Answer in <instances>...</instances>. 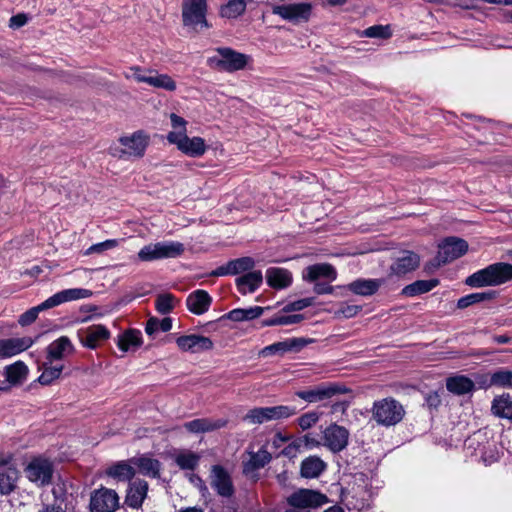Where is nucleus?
Returning <instances> with one entry per match:
<instances>
[{
    "label": "nucleus",
    "mask_w": 512,
    "mask_h": 512,
    "mask_svg": "<svg viewBox=\"0 0 512 512\" xmlns=\"http://www.w3.org/2000/svg\"><path fill=\"white\" fill-rule=\"evenodd\" d=\"M93 295V292L85 288H70L55 293L42 303L28 309L26 312L20 315L18 323L21 326H28L32 324L38 317V314L42 311L54 308L63 303L89 298Z\"/></svg>",
    "instance_id": "nucleus-1"
},
{
    "label": "nucleus",
    "mask_w": 512,
    "mask_h": 512,
    "mask_svg": "<svg viewBox=\"0 0 512 512\" xmlns=\"http://www.w3.org/2000/svg\"><path fill=\"white\" fill-rule=\"evenodd\" d=\"M512 279V264L498 262L468 276L465 284L470 287L501 285Z\"/></svg>",
    "instance_id": "nucleus-2"
},
{
    "label": "nucleus",
    "mask_w": 512,
    "mask_h": 512,
    "mask_svg": "<svg viewBox=\"0 0 512 512\" xmlns=\"http://www.w3.org/2000/svg\"><path fill=\"white\" fill-rule=\"evenodd\" d=\"M403 405L393 397L376 400L371 409V418L378 425L392 427L400 423L405 416Z\"/></svg>",
    "instance_id": "nucleus-3"
},
{
    "label": "nucleus",
    "mask_w": 512,
    "mask_h": 512,
    "mask_svg": "<svg viewBox=\"0 0 512 512\" xmlns=\"http://www.w3.org/2000/svg\"><path fill=\"white\" fill-rule=\"evenodd\" d=\"M208 3L207 0H183L182 21L185 27L194 31L209 28L207 22Z\"/></svg>",
    "instance_id": "nucleus-4"
},
{
    "label": "nucleus",
    "mask_w": 512,
    "mask_h": 512,
    "mask_svg": "<svg viewBox=\"0 0 512 512\" xmlns=\"http://www.w3.org/2000/svg\"><path fill=\"white\" fill-rule=\"evenodd\" d=\"M296 413V408L288 405L255 407L244 415L243 421L249 424L260 425L269 421L287 419Z\"/></svg>",
    "instance_id": "nucleus-5"
},
{
    "label": "nucleus",
    "mask_w": 512,
    "mask_h": 512,
    "mask_svg": "<svg viewBox=\"0 0 512 512\" xmlns=\"http://www.w3.org/2000/svg\"><path fill=\"white\" fill-rule=\"evenodd\" d=\"M217 53L218 56L208 59V64L213 68L230 73L244 69L250 60V56L231 48H218Z\"/></svg>",
    "instance_id": "nucleus-6"
},
{
    "label": "nucleus",
    "mask_w": 512,
    "mask_h": 512,
    "mask_svg": "<svg viewBox=\"0 0 512 512\" xmlns=\"http://www.w3.org/2000/svg\"><path fill=\"white\" fill-rule=\"evenodd\" d=\"M184 252V245L178 241H162L148 244L140 249L138 258L150 262L164 258H176Z\"/></svg>",
    "instance_id": "nucleus-7"
},
{
    "label": "nucleus",
    "mask_w": 512,
    "mask_h": 512,
    "mask_svg": "<svg viewBox=\"0 0 512 512\" xmlns=\"http://www.w3.org/2000/svg\"><path fill=\"white\" fill-rule=\"evenodd\" d=\"M271 12L295 25L308 22L312 14V4L308 2H288L274 4Z\"/></svg>",
    "instance_id": "nucleus-8"
},
{
    "label": "nucleus",
    "mask_w": 512,
    "mask_h": 512,
    "mask_svg": "<svg viewBox=\"0 0 512 512\" xmlns=\"http://www.w3.org/2000/svg\"><path fill=\"white\" fill-rule=\"evenodd\" d=\"M24 472L30 482L37 487H45L52 483L54 466L48 458L38 456L28 462Z\"/></svg>",
    "instance_id": "nucleus-9"
},
{
    "label": "nucleus",
    "mask_w": 512,
    "mask_h": 512,
    "mask_svg": "<svg viewBox=\"0 0 512 512\" xmlns=\"http://www.w3.org/2000/svg\"><path fill=\"white\" fill-rule=\"evenodd\" d=\"M120 143L123 146L112 147L111 154L114 157L128 160L132 157L140 158L144 155L148 145V138L141 132H135L130 137H121Z\"/></svg>",
    "instance_id": "nucleus-10"
},
{
    "label": "nucleus",
    "mask_w": 512,
    "mask_h": 512,
    "mask_svg": "<svg viewBox=\"0 0 512 512\" xmlns=\"http://www.w3.org/2000/svg\"><path fill=\"white\" fill-rule=\"evenodd\" d=\"M467 251L468 243L464 239L447 237L438 245V253L432 265L440 267L463 256Z\"/></svg>",
    "instance_id": "nucleus-11"
},
{
    "label": "nucleus",
    "mask_w": 512,
    "mask_h": 512,
    "mask_svg": "<svg viewBox=\"0 0 512 512\" xmlns=\"http://www.w3.org/2000/svg\"><path fill=\"white\" fill-rule=\"evenodd\" d=\"M120 507V498L113 489L101 487L90 496V512H116Z\"/></svg>",
    "instance_id": "nucleus-12"
},
{
    "label": "nucleus",
    "mask_w": 512,
    "mask_h": 512,
    "mask_svg": "<svg viewBox=\"0 0 512 512\" xmlns=\"http://www.w3.org/2000/svg\"><path fill=\"white\" fill-rule=\"evenodd\" d=\"M286 500L290 507L304 510L318 508L329 502L325 494L309 489H299L289 495Z\"/></svg>",
    "instance_id": "nucleus-13"
},
{
    "label": "nucleus",
    "mask_w": 512,
    "mask_h": 512,
    "mask_svg": "<svg viewBox=\"0 0 512 512\" xmlns=\"http://www.w3.org/2000/svg\"><path fill=\"white\" fill-rule=\"evenodd\" d=\"M210 486L223 499H231L235 486L230 473L221 465H213L210 470Z\"/></svg>",
    "instance_id": "nucleus-14"
},
{
    "label": "nucleus",
    "mask_w": 512,
    "mask_h": 512,
    "mask_svg": "<svg viewBox=\"0 0 512 512\" xmlns=\"http://www.w3.org/2000/svg\"><path fill=\"white\" fill-rule=\"evenodd\" d=\"M348 388L338 384H320L307 390L296 391L295 395L308 403H317L331 399L335 395L345 394Z\"/></svg>",
    "instance_id": "nucleus-15"
},
{
    "label": "nucleus",
    "mask_w": 512,
    "mask_h": 512,
    "mask_svg": "<svg viewBox=\"0 0 512 512\" xmlns=\"http://www.w3.org/2000/svg\"><path fill=\"white\" fill-rule=\"evenodd\" d=\"M167 140L175 144L180 151L191 157H199L206 152V145L201 137L189 138L187 134H168Z\"/></svg>",
    "instance_id": "nucleus-16"
},
{
    "label": "nucleus",
    "mask_w": 512,
    "mask_h": 512,
    "mask_svg": "<svg viewBox=\"0 0 512 512\" xmlns=\"http://www.w3.org/2000/svg\"><path fill=\"white\" fill-rule=\"evenodd\" d=\"M349 435L345 427L331 424L323 431V445L333 453H338L347 447Z\"/></svg>",
    "instance_id": "nucleus-17"
},
{
    "label": "nucleus",
    "mask_w": 512,
    "mask_h": 512,
    "mask_svg": "<svg viewBox=\"0 0 512 512\" xmlns=\"http://www.w3.org/2000/svg\"><path fill=\"white\" fill-rule=\"evenodd\" d=\"M420 265V256L409 250L402 251L400 255L395 258L390 266V275L397 277L404 276L414 270Z\"/></svg>",
    "instance_id": "nucleus-18"
},
{
    "label": "nucleus",
    "mask_w": 512,
    "mask_h": 512,
    "mask_svg": "<svg viewBox=\"0 0 512 512\" xmlns=\"http://www.w3.org/2000/svg\"><path fill=\"white\" fill-rule=\"evenodd\" d=\"M312 339H305V338H288L283 341H279L276 343H273L269 346L264 347L260 355L262 356H268V355H274L279 354L283 355L287 352H299L301 349H303L307 344L311 343Z\"/></svg>",
    "instance_id": "nucleus-19"
},
{
    "label": "nucleus",
    "mask_w": 512,
    "mask_h": 512,
    "mask_svg": "<svg viewBox=\"0 0 512 512\" xmlns=\"http://www.w3.org/2000/svg\"><path fill=\"white\" fill-rule=\"evenodd\" d=\"M176 344L181 351L199 353L213 348V341L202 335H183L176 339Z\"/></svg>",
    "instance_id": "nucleus-20"
},
{
    "label": "nucleus",
    "mask_w": 512,
    "mask_h": 512,
    "mask_svg": "<svg viewBox=\"0 0 512 512\" xmlns=\"http://www.w3.org/2000/svg\"><path fill=\"white\" fill-rule=\"evenodd\" d=\"M255 266V261L251 257H241L227 262L225 265L219 266L213 270L210 275L214 277L237 275L240 273H248Z\"/></svg>",
    "instance_id": "nucleus-21"
},
{
    "label": "nucleus",
    "mask_w": 512,
    "mask_h": 512,
    "mask_svg": "<svg viewBox=\"0 0 512 512\" xmlns=\"http://www.w3.org/2000/svg\"><path fill=\"white\" fill-rule=\"evenodd\" d=\"M80 342L89 349H95L110 337L109 330L103 325H93L78 332Z\"/></svg>",
    "instance_id": "nucleus-22"
},
{
    "label": "nucleus",
    "mask_w": 512,
    "mask_h": 512,
    "mask_svg": "<svg viewBox=\"0 0 512 512\" xmlns=\"http://www.w3.org/2000/svg\"><path fill=\"white\" fill-rule=\"evenodd\" d=\"M33 344L34 339L28 336L0 339V358L13 357L29 349Z\"/></svg>",
    "instance_id": "nucleus-23"
},
{
    "label": "nucleus",
    "mask_w": 512,
    "mask_h": 512,
    "mask_svg": "<svg viewBox=\"0 0 512 512\" xmlns=\"http://www.w3.org/2000/svg\"><path fill=\"white\" fill-rule=\"evenodd\" d=\"M148 483L145 480L136 479L130 482L127 489L125 503L128 507L139 509L147 497Z\"/></svg>",
    "instance_id": "nucleus-24"
},
{
    "label": "nucleus",
    "mask_w": 512,
    "mask_h": 512,
    "mask_svg": "<svg viewBox=\"0 0 512 512\" xmlns=\"http://www.w3.org/2000/svg\"><path fill=\"white\" fill-rule=\"evenodd\" d=\"M212 303V298L205 290L198 289L190 293L186 299V306L195 315L207 312Z\"/></svg>",
    "instance_id": "nucleus-25"
},
{
    "label": "nucleus",
    "mask_w": 512,
    "mask_h": 512,
    "mask_svg": "<svg viewBox=\"0 0 512 512\" xmlns=\"http://www.w3.org/2000/svg\"><path fill=\"white\" fill-rule=\"evenodd\" d=\"M320 278L334 281L337 278V272L335 268L328 263L310 265L303 270V279L305 281L315 282Z\"/></svg>",
    "instance_id": "nucleus-26"
},
{
    "label": "nucleus",
    "mask_w": 512,
    "mask_h": 512,
    "mask_svg": "<svg viewBox=\"0 0 512 512\" xmlns=\"http://www.w3.org/2000/svg\"><path fill=\"white\" fill-rule=\"evenodd\" d=\"M382 279H364L359 278L347 285V288L354 294L360 296H372L382 286Z\"/></svg>",
    "instance_id": "nucleus-27"
},
{
    "label": "nucleus",
    "mask_w": 512,
    "mask_h": 512,
    "mask_svg": "<svg viewBox=\"0 0 512 512\" xmlns=\"http://www.w3.org/2000/svg\"><path fill=\"white\" fill-rule=\"evenodd\" d=\"M236 287L242 295L255 292L263 282L261 271H250L236 279Z\"/></svg>",
    "instance_id": "nucleus-28"
},
{
    "label": "nucleus",
    "mask_w": 512,
    "mask_h": 512,
    "mask_svg": "<svg viewBox=\"0 0 512 512\" xmlns=\"http://www.w3.org/2000/svg\"><path fill=\"white\" fill-rule=\"evenodd\" d=\"M73 352V345L67 336H61L47 347V360L52 364L55 360L62 359L65 355Z\"/></svg>",
    "instance_id": "nucleus-29"
},
{
    "label": "nucleus",
    "mask_w": 512,
    "mask_h": 512,
    "mask_svg": "<svg viewBox=\"0 0 512 512\" xmlns=\"http://www.w3.org/2000/svg\"><path fill=\"white\" fill-rule=\"evenodd\" d=\"M446 388L454 395H466L475 389V382L465 375H456L448 377Z\"/></svg>",
    "instance_id": "nucleus-30"
},
{
    "label": "nucleus",
    "mask_w": 512,
    "mask_h": 512,
    "mask_svg": "<svg viewBox=\"0 0 512 512\" xmlns=\"http://www.w3.org/2000/svg\"><path fill=\"white\" fill-rule=\"evenodd\" d=\"M19 471L12 465L0 467V495H10L16 488Z\"/></svg>",
    "instance_id": "nucleus-31"
},
{
    "label": "nucleus",
    "mask_w": 512,
    "mask_h": 512,
    "mask_svg": "<svg viewBox=\"0 0 512 512\" xmlns=\"http://www.w3.org/2000/svg\"><path fill=\"white\" fill-rule=\"evenodd\" d=\"M266 281L272 288L283 289L292 283V275L287 269L271 267L266 270Z\"/></svg>",
    "instance_id": "nucleus-32"
},
{
    "label": "nucleus",
    "mask_w": 512,
    "mask_h": 512,
    "mask_svg": "<svg viewBox=\"0 0 512 512\" xmlns=\"http://www.w3.org/2000/svg\"><path fill=\"white\" fill-rule=\"evenodd\" d=\"M225 420H212L208 418H199L186 422L184 428L191 433H205L220 429L226 425Z\"/></svg>",
    "instance_id": "nucleus-33"
},
{
    "label": "nucleus",
    "mask_w": 512,
    "mask_h": 512,
    "mask_svg": "<svg viewBox=\"0 0 512 512\" xmlns=\"http://www.w3.org/2000/svg\"><path fill=\"white\" fill-rule=\"evenodd\" d=\"M131 462L137 466L139 472L151 478L160 476L161 463L159 460L151 458L147 455H142L138 458L131 459Z\"/></svg>",
    "instance_id": "nucleus-34"
},
{
    "label": "nucleus",
    "mask_w": 512,
    "mask_h": 512,
    "mask_svg": "<svg viewBox=\"0 0 512 512\" xmlns=\"http://www.w3.org/2000/svg\"><path fill=\"white\" fill-rule=\"evenodd\" d=\"M148 73V79H144L146 84L168 92H173L177 89L176 82L168 74H161L155 70H148Z\"/></svg>",
    "instance_id": "nucleus-35"
},
{
    "label": "nucleus",
    "mask_w": 512,
    "mask_h": 512,
    "mask_svg": "<svg viewBox=\"0 0 512 512\" xmlns=\"http://www.w3.org/2000/svg\"><path fill=\"white\" fill-rule=\"evenodd\" d=\"M264 312V308L260 306H253L249 308H236L229 311L223 318L229 319L234 322L250 321L260 317Z\"/></svg>",
    "instance_id": "nucleus-36"
},
{
    "label": "nucleus",
    "mask_w": 512,
    "mask_h": 512,
    "mask_svg": "<svg viewBox=\"0 0 512 512\" xmlns=\"http://www.w3.org/2000/svg\"><path fill=\"white\" fill-rule=\"evenodd\" d=\"M438 279L417 280L402 289L401 294L406 297H415L427 293L438 286Z\"/></svg>",
    "instance_id": "nucleus-37"
},
{
    "label": "nucleus",
    "mask_w": 512,
    "mask_h": 512,
    "mask_svg": "<svg viewBox=\"0 0 512 512\" xmlns=\"http://www.w3.org/2000/svg\"><path fill=\"white\" fill-rule=\"evenodd\" d=\"M492 413L499 417L512 420V399L509 394L495 397L491 405Z\"/></svg>",
    "instance_id": "nucleus-38"
},
{
    "label": "nucleus",
    "mask_w": 512,
    "mask_h": 512,
    "mask_svg": "<svg viewBox=\"0 0 512 512\" xmlns=\"http://www.w3.org/2000/svg\"><path fill=\"white\" fill-rule=\"evenodd\" d=\"M4 375L11 385L21 384L28 375V367L23 361H16L5 367Z\"/></svg>",
    "instance_id": "nucleus-39"
},
{
    "label": "nucleus",
    "mask_w": 512,
    "mask_h": 512,
    "mask_svg": "<svg viewBox=\"0 0 512 512\" xmlns=\"http://www.w3.org/2000/svg\"><path fill=\"white\" fill-rule=\"evenodd\" d=\"M326 468L325 463L318 457H308L302 461L301 475L305 478L318 477Z\"/></svg>",
    "instance_id": "nucleus-40"
},
{
    "label": "nucleus",
    "mask_w": 512,
    "mask_h": 512,
    "mask_svg": "<svg viewBox=\"0 0 512 512\" xmlns=\"http://www.w3.org/2000/svg\"><path fill=\"white\" fill-rule=\"evenodd\" d=\"M107 475L119 481H130L135 475V469L129 463L120 461L107 469Z\"/></svg>",
    "instance_id": "nucleus-41"
},
{
    "label": "nucleus",
    "mask_w": 512,
    "mask_h": 512,
    "mask_svg": "<svg viewBox=\"0 0 512 512\" xmlns=\"http://www.w3.org/2000/svg\"><path fill=\"white\" fill-rule=\"evenodd\" d=\"M174 461L182 470H195L199 465L200 456L193 451L182 450L175 454Z\"/></svg>",
    "instance_id": "nucleus-42"
},
{
    "label": "nucleus",
    "mask_w": 512,
    "mask_h": 512,
    "mask_svg": "<svg viewBox=\"0 0 512 512\" xmlns=\"http://www.w3.org/2000/svg\"><path fill=\"white\" fill-rule=\"evenodd\" d=\"M142 344V336L139 330L130 329L124 332L118 339V347L126 352L131 348H138Z\"/></svg>",
    "instance_id": "nucleus-43"
},
{
    "label": "nucleus",
    "mask_w": 512,
    "mask_h": 512,
    "mask_svg": "<svg viewBox=\"0 0 512 512\" xmlns=\"http://www.w3.org/2000/svg\"><path fill=\"white\" fill-rule=\"evenodd\" d=\"M246 10L245 0H230L220 9V15L224 18L234 19L242 15Z\"/></svg>",
    "instance_id": "nucleus-44"
},
{
    "label": "nucleus",
    "mask_w": 512,
    "mask_h": 512,
    "mask_svg": "<svg viewBox=\"0 0 512 512\" xmlns=\"http://www.w3.org/2000/svg\"><path fill=\"white\" fill-rule=\"evenodd\" d=\"M490 374L494 387L512 389V370L501 367Z\"/></svg>",
    "instance_id": "nucleus-45"
},
{
    "label": "nucleus",
    "mask_w": 512,
    "mask_h": 512,
    "mask_svg": "<svg viewBox=\"0 0 512 512\" xmlns=\"http://www.w3.org/2000/svg\"><path fill=\"white\" fill-rule=\"evenodd\" d=\"M494 297H495L494 291L471 293L469 295L461 297L457 302V307L459 309H465L473 304L491 300Z\"/></svg>",
    "instance_id": "nucleus-46"
},
{
    "label": "nucleus",
    "mask_w": 512,
    "mask_h": 512,
    "mask_svg": "<svg viewBox=\"0 0 512 512\" xmlns=\"http://www.w3.org/2000/svg\"><path fill=\"white\" fill-rule=\"evenodd\" d=\"M43 368L44 370L42 374L38 377V381L42 385L51 384L55 379H58L60 377L63 370L62 365L53 366L52 364L49 363L48 360L47 362L43 363Z\"/></svg>",
    "instance_id": "nucleus-47"
},
{
    "label": "nucleus",
    "mask_w": 512,
    "mask_h": 512,
    "mask_svg": "<svg viewBox=\"0 0 512 512\" xmlns=\"http://www.w3.org/2000/svg\"><path fill=\"white\" fill-rule=\"evenodd\" d=\"M177 302L178 300L171 293L159 294L155 300L156 310L160 314H168L174 309Z\"/></svg>",
    "instance_id": "nucleus-48"
},
{
    "label": "nucleus",
    "mask_w": 512,
    "mask_h": 512,
    "mask_svg": "<svg viewBox=\"0 0 512 512\" xmlns=\"http://www.w3.org/2000/svg\"><path fill=\"white\" fill-rule=\"evenodd\" d=\"M271 460L270 453L265 449H260L256 453L250 455L249 461L246 463V467L251 470H256L264 467Z\"/></svg>",
    "instance_id": "nucleus-49"
},
{
    "label": "nucleus",
    "mask_w": 512,
    "mask_h": 512,
    "mask_svg": "<svg viewBox=\"0 0 512 512\" xmlns=\"http://www.w3.org/2000/svg\"><path fill=\"white\" fill-rule=\"evenodd\" d=\"M484 435L481 433L474 434L473 437H470L466 441L467 448H473L475 451H479L480 457L483 459L484 462H487L489 457L486 455V446L483 445L484 443ZM492 458V456H490Z\"/></svg>",
    "instance_id": "nucleus-50"
},
{
    "label": "nucleus",
    "mask_w": 512,
    "mask_h": 512,
    "mask_svg": "<svg viewBox=\"0 0 512 512\" xmlns=\"http://www.w3.org/2000/svg\"><path fill=\"white\" fill-rule=\"evenodd\" d=\"M363 35L369 38L387 39L391 36V30L389 26L374 25L365 29Z\"/></svg>",
    "instance_id": "nucleus-51"
},
{
    "label": "nucleus",
    "mask_w": 512,
    "mask_h": 512,
    "mask_svg": "<svg viewBox=\"0 0 512 512\" xmlns=\"http://www.w3.org/2000/svg\"><path fill=\"white\" fill-rule=\"evenodd\" d=\"M119 244V240L117 239H108L100 243L93 244L86 250V254H94V253H102L106 250L113 249L117 247Z\"/></svg>",
    "instance_id": "nucleus-52"
},
{
    "label": "nucleus",
    "mask_w": 512,
    "mask_h": 512,
    "mask_svg": "<svg viewBox=\"0 0 512 512\" xmlns=\"http://www.w3.org/2000/svg\"><path fill=\"white\" fill-rule=\"evenodd\" d=\"M361 309L362 307L359 305L342 303L339 309L335 312V315L339 318L343 317L348 319L356 316L361 311Z\"/></svg>",
    "instance_id": "nucleus-53"
},
{
    "label": "nucleus",
    "mask_w": 512,
    "mask_h": 512,
    "mask_svg": "<svg viewBox=\"0 0 512 512\" xmlns=\"http://www.w3.org/2000/svg\"><path fill=\"white\" fill-rule=\"evenodd\" d=\"M319 420V414L317 412H307L301 415L298 419V425L302 430H307L314 426Z\"/></svg>",
    "instance_id": "nucleus-54"
},
{
    "label": "nucleus",
    "mask_w": 512,
    "mask_h": 512,
    "mask_svg": "<svg viewBox=\"0 0 512 512\" xmlns=\"http://www.w3.org/2000/svg\"><path fill=\"white\" fill-rule=\"evenodd\" d=\"M170 121H171V126L173 127L174 131H171L168 134H176V135H178V134H186V132H187V129H186L187 121L183 117L178 116L175 113H171L170 114Z\"/></svg>",
    "instance_id": "nucleus-55"
},
{
    "label": "nucleus",
    "mask_w": 512,
    "mask_h": 512,
    "mask_svg": "<svg viewBox=\"0 0 512 512\" xmlns=\"http://www.w3.org/2000/svg\"><path fill=\"white\" fill-rule=\"evenodd\" d=\"M313 303H314V299L313 298L299 299V300L287 303L283 307V311L286 312V313L294 312V311H300V310H302L304 308H307V307L311 306Z\"/></svg>",
    "instance_id": "nucleus-56"
},
{
    "label": "nucleus",
    "mask_w": 512,
    "mask_h": 512,
    "mask_svg": "<svg viewBox=\"0 0 512 512\" xmlns=\"http://www.w3.org/2000/svg\"><path fill=\"white\" fill-rule=\"evenodd\" d=\"M280 317V325H293L300 323L304 316L301 314H293V315H279Z\"/></svg>",
    "instance_id": "nucleus-57"
},
{
    "label": "nucleus",
    "mask_w": 512,
    "mask_h": 512,
    "mask_svg": "<svg viewBox=\"0 0 512 512\" xmlns=\"http://www.w3.org/2000/svg\"><path fill=\"white\" fill-rule=\"evenodd\" d=\"M491 374H483L476 377V383L481 389H488L494 387L491 381Z\"/></svg>",
    "instance_id": "nucleus-58"
},
{
    "label": "nucleus",
    "mask_w": 512,
    "mask_h": 512,
    "mask_svg": "<svg viewBox=\"0 0 512 512\" xmlns=\"http://www.w3.org/2000/svg\"><path fill=\"white\" fill-rule=\"evenodd\" d=\"M425 402L429 408L436 409L441 404V399L437 392H432L427 394Z\"/></svg>",
    "instance_id": "nucleus-59"
},
{
    "label": "nucleus",
    "mask_w": 512,
    "mask_h": 512,
    "mask_svg": "<svg viewBox=\"0 0 512 512\" xmlns=\"http://www.w3.org/2000/svg\"><path fill=\"white\" fill-rule=\"evenodd\" d=\"M28 21V17L25 14H17L10 18V27L20 28L24 26Z\"/></svg>",
    "instance_id": "nucleus-60"
},
{
    "label": "nucleus",
    "mask_w": 512,
    "mask_h": 512,
    "mask_svg": "<svg viewBox=\"0 0 512 512\" xmlns=\"http://www.w3.org/2000/svg\"><path fill=\"white\" fill-rule=\"evenodd\" d=\"M131 71L132 77L134 78L135 81L139 83H145V80H142V78L148 79L149 77V73L144 72L140 67H132Z\"/></svg>",
    "instance_id": "nucleus-61"
},
{
    "label": "nucleus",
    "mask_w": 512,
    "mask_h": 512,
    "mask_svg": "<svg viewBox=\"0 0 512 512\" xmlns=\"http://www.w3.org/2000/svg\"><path fill=\"white\" fill-rule=\"evenodd\" d=\"M314 292L318 295L331 294L333 292V287L327 283H315Z\"/></svg>",
    "instance_id": "nucleus-62"
},
{
    "label": "nucleus",
    "mask_w": 512,
    "mask_h": 512,
    "mask_svg": "<svg viewBox=\"0 0 512 512\" xmlns=\"http://www.w3.org/2000/svg\"><path fill=\"white\" fill-rule=\"evenodd\" d=\"M159 330V325H158V319L155 318V317H152L150 318L147 323H146V326H145V332L148 334V335H153L155 332H157Z\"/></svg>",
    "instance_id": "nucleus-63"
},
{
    "label": "nucleus",
    "mask_w": 512,
    "mask_h": 512,
    "mask_svg": "<svg viewBox=\"0 0 512 512\" xmlns=\"http://www.w3.org/2000/svg\"><path fill=\"white\" fill-rule=\"evenodd\" d=\"M38 512H65V510L58 505L52 504V505H44L42 509H40Z\"/></svg>",
    "instance_id": "nucleus-64"
}]
</instances>
